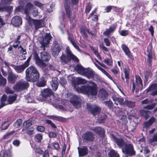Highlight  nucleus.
Masks as SVG:
<instances>
[{
  "label": "nucleus",
  "mask_w": 157,
  "mask_h": 157,
  "mask_svg": "<svg viewBox=\"0 0 157 157\" xmlns=\"http://www.w3.org/2000/svg\"><path fill=\"white\" fill-rule=\"evenodd\" d=\"M74 88L78 92L86 94L88 96H96L98 93L96 85L94 84L91 86L87 85L80 86L76 85L74 86Z\"/></svg>",
  "instance_id": "1"
},
{
  "label": "nucleus",
  "mask_w": 157,
  "mask_h": 157,
  "mask_svg": "<svg viewBox=\"0 0 157 157\" xmlns=\"http://www.w3.org/2000/svg\"><path fill=\"white\" fill-rule=\"evenodd\" d=\"M34 6L30 2L27 3L25 8L24 9L25 13L27 15L26 19L30 24L33 23L35 26V29L36 30L42 27L41 21L40 20H35L32 19L29 16L30 14L31 9H34Z\"/></svg>",
  "instance_id": "2"
},
{
  "label": "nucleus",
  "mask_w": 157,
  "mask_h": 157,
  "mask_svg": "<svg viewBox=\"0 0 157 157\" xmlns=\"http://www.w3.org/2000/svg\"><path fill=\"white\" fill-rule=\"evenodd\" d=\"M25 79L28 81L35 82L38 80L40 74L37 69L34 66H30L25 71Z\"/></svg>",
  "instance_id": "3"
},
{
  "label": "nucleus",
  "mask_w": 157,
  "mask_h": 157,
  "mask_svg": "<svg viewBox=\"0 0 157 157\" xmlns=\"http://www.w3.org/2000/svg\"><path fill=\"white\" fill-rule=\"evenodd\" d=\"M66 52L67 57L64 55H62L60 58V61L63 64L67 63L71 59L77 62L78 61V59L72 53L69 47H67Z\"/></svg>",
  "instance_id": "4"
},
{
  "label": "nucleus",
  "mask_w": 157,
  "mask_h": 157,
  "mask_svg": "<svg viewBox=\"0 0 157 157\" xmlns=\"http://www.w3.org/2000/svg\"><path fill=\"white\" fill-rule=\"evenodd\" d=\"M29 86L28 82L24 80H21L17 82L13 88L16 91H21L27 89Z\"/></svg>",
  "instance_id": "5"
},
{
  "label": "nucleus",
  "mask_w": 157,
  "mask_h": 157,
  "mask_svg": "<svg viewBox=\"0 0 157 157\" xmlns=\"http://www.w3.org/2000/svg\"><path fill=\"white\" fill-rule=\"evenodd\" d=\"M122 152L124 154L128 155L130 156L134 155L136 154L133 147L131 144H125L124 147L122 149Z\"/></svg>",
  "instance_id": "6"
},
{
  "label": "nucleus",
  "mask_w": 157,
  "mask_h": 157,
  "mask_svg": "<svg viewBox=\"0 0 157 157\" xmlns=\"http://www.w3.org/2000/svg\"><path fill=\"white\" fill-rule=\"evenodd\" d=\"M136 84L134 82L132 81V91L134 92L136 88V91L137 92L139 90H141L143 87L142 80L141 78L138 76H136Z\"/></svg>",
  "instance_id": "7"
},
{
  "label": "nucleus",
  "mask_w": 157,
  "mask_h": 157,
  "mask_svg": "<svg viewBox=\"0 0 157 157\" xmlns=\"http://www.w3.org/2000/svg\"><path fill=\"white\" fill-rule=\"evenodd\" d=\"M87 109L90 111L91 113L94 115H95L100 113L101 109L96 105H91L89 103L87 104Z\"/></svg>",
  "instance_id": "8"
},
{
  "label": "nucleus",
  "mask_w": 157,
  "mask_h": 157,
  "mask_svg": "<svg viewBox=\"0 0 157 157\" xmlns=\"http://www.w3.org/2000/svg\"><path fill=\"white\" fill-rule=\"evenodd\" d=\"M70 102L76 108H78L81 105L82 100L80 97L73 95L70 100Z\"/></svg>",
  "instance_id": "9"
},
{
  "label": "nucleus",
  "mask_w": 157,
  "mask_h": 157,
  "mask_svg": "<svg viewBox=\"0 0 157 157\" xmlns=\"http://www.w3.org/2000/svg\"><path fill=\"white\" fill-rule=\"evenodd\" d=\"M52 37L50 33H46L45 38L42 41L40 42L41 44V48H43V50H44L45 47H48L50 40H51Z\"/></svg>",
  "instance_id": "10"
},
{
  "label": "nucleus",
  "mask_w": 157,
  "mask_h": 157,
  "mask_svg": "<svg viewBox=\"0 0 157 157\" xmlns=\"http://www.w3.org/2000/svg\"><path fill=\"white\" fill-rule=\"evenodd\" d=\"M33 59L37 65L43 67L46 66V64L40 59L38 56V54L36 52H35L33 53Z\"/></svg>",
  "instance_id": "11"
},
{
  "label": "nucleus",
  "mask_w": 157,
  "mask_h": 157,
  "mask_svg": "<svg viewBox=\"0 0 157 157\" xmlns=\"http://www.w3.org/2000/svg\"><path fill=\"white\" fill-rule=\"evenodd\" d=\"M146 92L151 91L150 95L154 96L157 95V83H153L146 90Z\"/></svg>",
  "instance_id": "12"
},
{
  "label": "nucleus",
  "mask_w": 157,
  "mask_h": 157,
  "mask_svg": "<svg viewBox=\"0 0 157 157\" xmlns=\"http://www.w3.org/2000/svg\"><path fill=\"white\" fill-rule=\"evenodd\" d=\"M111 138L112 140L117 144V145L120 148L124 147L125 144L123 140L121 138H117L115 137L113 135L111 134Z\"/></svg>",
  "instance_id": "13"
},
{
  "label": "nucleus",
  "mask_w": 157,
  "mask_h": 157,
  "mask_svg": "<svg viewBox=\"0 0 157 157\" xmlns=\"http://www.w3.org/2000/svg\"><path fill=\"white\" fill-rule=\"evenodd\" d=\"M21 17L19 16H15L13 17L11 20V23L14 26H18L22 23Z\"/></svg>",
  "instance_id": "14"
},
{
  "label": "nucleus",
  "mask_w": 157,
  "mask_h": 157,
  "mask_svg": "<svg viewBox=\"0 0 157 157\" xmlns=\"http://www.w3.org/2000/svg\"><path fill=\"white\" fill-rule=\"evenodd\" d=\"M10 66L13 67L16 72L18 73H21L27 67L23 64L20 65H16L11 64Z\"/></svg>",
  "instance_id": "15"
},
{
  "label": "nucleus",
  "mask_w": 157,
  "mask_h": 157,
  "mask_svg": "<svg viewBox=\"0 0 157 157\" xmlns=\"http://www.w3.org/2000/svg\"><path fill=\"white\" fill-rule=\"evenodd\" d=\"M147 62L148 65L150 66L151 61L152 57V46L151 45H149L147 48Z\"/></svg>",
  "instance_id": "16"
},
{
  "label": "nucleus",
  "mask_w": 157,
  "mask_h": 157,
  "mask_svg": "<svg viewBox=\"0 0 157 157\" xmlns=\"http://www.w3.org/2000/svg\"><path fill=\"white\" fill-rule=\"evenodd\" d=\"M18 77V75H16L14 73L10 72L9 73L8 76V80L9 82L13 83L15 82Z\"/></svg>",
  "instance_id": "17"
},
{
  "label": "nucleus",
  "mask_w": 157,
  "mask_h": 157,
  "mask_svg": "<svg viewBox=\"0 0 157 157\" xmlns=\"http://www.w3.org/2000/svg\"><path fill=\"white\" fill-rule=\"evenodd\" d=\"M52 54L54 57L57 56L60 51L59 45L56 44L52 48Z\"/></svg>",
  "instance_id": "18"
},
{
  "label": "nucleus",
  "mask_w": 157,
  "mask_h": 157,
  "mask_svg": "<svg viewBox=\"0 0 157 157\" xmlns=\"http://www.w3.org/2000/svg\"><path fill=\"white\" fill-rule=\"evenodd\" d=\"M79 155L80 156H84L88 153V149L85 147H79L78 148Z\"/></svg>",
  "instance_id": "19"
},
{
  "label": "nucleus",
  "mask_w": 157,
  "mask_h": 157,
  "mask_svg": "<svg viewBox=\"0 0 157 157\" xmlns=\"http://www.w3.org/2000/svg\"><path fill=\"white\" fill-rule=\"evenodd\" d=\"M42 61H48L51 58L49 54L44 51L40 53Z\"/></svg>",
  "instance_id": "20"
},
{
  "label": "nucleus",
  "mask_w": 157,
  "mask_h": 157,
  "mask_svg": "<svg viewBox=\"0 0 157 157\" xmlns=\"http://www.w3.org/2000/svg\"><path fill=\"white\" fill-rule=\"evenodd\" d=\"M53 94L52 90L49 88L44 89L41 93L42 96L46 98Z\"/></svg>",
  "instance_id": "21"
},
{
  "label": "nucleus",
  "mask_w": 157,
  "mask_h": 157,
  "mask_svg": "<svg viewBox=\"0 0 157 157\" xmlns=\"http://www.w3.org/2000/svg\"><path fill=\"white\" fill-rule=\"evenodd\" d=\"M51 85L53 90L56 91L57 90L59 86L57 79L56 78H53L51 83Z\"/></svg>",
  "instance_id": "22"
},
{
  "label": "nucleus",
  "mask_w": 157,
  "mask_h": 157,
  "mask_svg": "<svg viewBox=\"0 0 157 157\" xmlns=\"http://www.w3.org/2000/svg\"><path fill=\"white\" fill-rule=\"evenodd\" d=\"M99 96L103 99H106L108 97V94L105 90L103 89L99 90Z\"/></svg>",
  "instance_id": "23"
},
{
  "label": "nucleus",
  "mask_w": 157,
  "mask_h": 157,
  "mask_svg": "<svg viewBox=\"0 0 157 157\" xmlns=\"http://www.w3.org/2000/svg\"><path fill=\"white\" fill-rule=\"evenodd\" d=\"M86 68H84L81 65L77 64L75 67V69L79 74L83 75Z\"/></svg>",
  "instance_id": "24"
},
{
  "label": "nucleus",
  "mask_w": 157,
  "mask_h": 157,
  "mask_svg": "<svg viewBox=\"0 0 157 157\" xmlns=\"http://www.w3.org/2000/svg\"><path fill=\"white\" fill-rule=\"evenodd\" d=\"M84 139L88 141H92L94 139L93 134L90 132H86L83 136Z\"/></svg>",
  "instance_id": "25"
},
{
  "label": "nucleus",
  "mask_w": 157,
  "mask_h": 157,
  "mask_svg": "<svg viewBox=\"0 0 157 157\" xmlns=\"http://www.w3.org/2000/svg\"><path fill=\"white\" fill-rule=\"evenodd\" d=\"M0 157H12L10 151L7 150L5 151H1L0 153Z\"/></svg>",
  "instance_id": "26"
},
{
  "label": "nucleus",
  "mask_w": 157,
  "mask_h": 157,
  "mask_svg": "<svg viewBox=\"0 0 157 157\" xmlns=\"http://www.w3.org/2000/svg\"><path fill=\"white\" fill-rule=\"evenodd\" d=\"M113 101H115V103L116 104V102H118L121 105H124V99L121 97H116L113 96L112 97Z\"/></svg>",
  "instance_id": "27"
},
{
  "label": "nucleus",
  "mask_w": 157,
  "mask_h": 157,
  "mask_svg": "<svg viewBox=\"0 0 157 157\" xmlns=\"http://www.w3.org/2000/svg\"><path fill=\"white\" fill-rule=\"evenodd\" d=\"M83 75H86L88 78H90L94 77V74L92 71L86 69Z\"/></svg>",
  "instance_id": "28"
},
{
  "label": "nucleus",
  "mask_w": 157,
  "mask_h": 157,
  "mask_svg": "<svg viewBox=\"0 0 157 157\" xmlns=\"http://www.w3.org/2000/svg\"><path fill=\"white\" fill-rule=\"evenodd\" d=\"M140 114L143 116H144L146 120H147L150 117L151 114L150 111L147 110H145L144 109H142L140 110Z\"/></svg>",
  "instance_id": "29"
},
{
  "label": "nucleus",
  "mask_w": 157,
  "mask_h": 157,
  "mask_svg": "<svg viewBox=\"0 0 157 157\" xmlns=\"http://www.w3.org/2000/svg\"><path fill=\"white\" fill-rule=\"evenodd\" d=\"M121 48L123 50L126 55L129 58L131 57V53L128 47L124 44L121 45Z\"/></svg>",
  "instance_id": "30"
},
{
  "label": "nucleus",
  "mask_w": 157,
  "mask_h": 157,
  "mask_svg": "<svg viewBox=\"0 0 157 157\" xmlns=\"http://www.w3.org/2000/svg\"><path fill=\"white\" fill-rule=\"evenodd\" d=\"M116 29L115 26H111L108 29H107L103 33V34L105 36H107L109 35L111 33H113Z\"/></svg>",
  "instance_id": "31"
},
{
  "label": "nucleus",
  "mask_w": 157,
  "mask_h": 157,
  "mask_svg": "<svg viewBox=\"0 0 157 157\" xmlns=\"http://www.w3.org/2000/svg\"><path fill=\"white\" fill-rule=\"evenodd\" d=\"M93 130L96 133L102 136H103L104 133V129L100 127H97L93 129Z\"/></svg>",
  "instance_id": "32"
},
{
  "label": "nucleus",
  "mask_w": 157,
  "mask_h": 157,
  "mask_svg": "<svg viewBox=\"0 0 157 157\" xmlns=\"http://www.w3.org/2000/svg\"><path fill=\"white\" fill-rule=\"evenodd\" d=\"M13 7L12 6H6L3 7L2 6H0V11H7L10 12L13 10Z\"/></svg>",
  "instance_id": "33"
},
{
  "label": "nucleus",
  "mask_w": 157,
  "mask_h": 157,
  "mask_svg": "<svg viewBox=\"0 0 157 157\" xmlns=\"http://www.w3.org/2000/svg\"><path fill=\"white\" fill-rule=\"evenodd\" d=\"M68 0H64L65 7L67 14L68 17H70L71 15V9L70 7L68 6L67 2Z\"/></svg>",
  "instance_id": "34"
},
{
  "label": "nucleus",
  "mask_w": 157,
  "mask_h": 157,
  "mask_svg": "<svg viewBox=\"0 0 157 157\" xmlns=\"http://www.w3.org/2000/svg\"><path fill=\"white\" fill-rule=\"evenodd\" d=\"M75 81L78 85L84 84L86 83V81L82 78L78 77L76 78Z\"/></svg>",
  "instance_id": "35"
},
{
  "label": "nucleus",
  "mask_w": 157,
  "mask_h": 157,
  "mask_svg": "<svg viewBox=\"0 0 157 157\" xmlns=\"http://www.w3.org/2000/svg\"><path fill=\"white\" fill-rule=\"evenodd\" d=\"M17 98V95L14 94L13 95L10 96L8 99V102L9 104H11Z\"/></svg>",
  "instance_id": "36"
},
{
  "label": "nucleus",
  "mask_w": 157,
  "mask_h": 157,
  "mask_svg": "<svg viewBox=\"0 0 157 157\" xmlns=\"http://www.w3.org/2000/svg\"><path fill=\"white\" fill-rule=\"evenodd\" d=\"M6 96L5 95H3L1 100V104L0 105V109L1 108L6 105L5 102L6 101Z\"/></svg>",
  "instance_id": "37"
},
{
  "label": "nucleus",
  "mask_w": 157,
  "mask_h": 157,
  "mask_svg": "<svg viewBox=\"0 0 157 157\" xmlns=\"http://www.w3.org/2000/svg\"><path fill=\"white\" fill-rule=\"evenodd\" d=\"M6 83V79L3 78L1 75H0V85L4 86Z\"/></svg>",
  "instance_id": "38"
},
{
  "label": "nucleus",
  "mask_w": 157,
  "mask_h": 157,
  "mask_svg": "<svg viewBox=\"0 0 157 157\" xmlns=\"http://www.w3.org/2000/svg\"><path fill=\"white\" fill-rule=\"evenodd\" d=\"M43 138L42 135L40 134H37L34 137L35 140L37 142H41Z\"/></svg>",
  "instance_id": "39"
},
{
  "label": "nucleus",
  "mask_w": 157,
  "mask_h": 157,
  "mask_svg": "<svg viewBox=\"0 0 157 157\" xmlns=\"http://www.w3.org/2000/svg\"><path fill=\"white\" fill-rule=\"evenodd\" d=\"M109 155V157H120L118 154L114 151H111Z\"/></svg>",
  "instance_id": "40"
},
{
  "label": "nucleus",
  "mask_w": 157,
  "mask_h": 157,
  "mask_svg": "<svg viewBox=\"0 0 157 157\" xmlns=\"http://www.w3.org/2000/svg\"><path fill=\"white\" fill-rule=\"evenodd\" d=\"M13 0H1V2L2 4L0 6H2L3 7L6 6H3V5L6 4H10Z\"/></svg>",
  "instance_id": "41"
},
{
  "label": "nucleus",
  "mask_w": 157,
  "mask_h": 157,
  "mask_svg": "<svg viewBox=\"0 0 157 157\" xmlns=\"http://www.w3.org/2000/svg\"><path fill=\"white\" fill-rule=\"evenodd\" d=\"M124 105H126L129 107H132L135 106V104L134 102L125 101H124Z\"/></svg>",
  "instance_id": "42"
},
{
  "label": "nucleus",
  "mask_w": 157,
  "mask_h": 157,
  "mask_svg": "<svg viewBox=\"0 0 157 157\" xmlns=\"http://www.w3.org/2000/svg\"><path fill=\"white\" fill-rule=\"evenodd\" d=\"M124 71L125 74V78L126 79V82L128 84L129 83V81L128 80L129 71L127 68H124Z\"/></svg>",
  "instance_id": "43"
},
{
  "label": "nucleus",
  "mask_w": 157,
  "mask_h": 157,
  "mask_svg": "<svg viewBox=\"0 0 157 157\" xmlns=\"http://www.w3.org/2000/svg\"><path fill=\"white\" fill-rule=\"evenodd\" d=\"M22 123V121L21 119H18L14 123L13 125L15 128H17L21 125Z\"/></svg>",
  "instance_id": "44"
},
{
  "label": "nucleus",
  "mask_w": 157,
  "mask_h": 157,
  "mask_svg": "<svg viewBox=\"0 0 157 157\" xmlns=\"http://www.w3.org/2000/svg\"><path fill=\"white\" fill-rule=\"evenodd\" d=\"M154 142H157V133L154 134L153 137L149 140V142L151 144Z\"/></svg>",
  "instance_id": "45"
},
{
  "label": "nucleus",
  "mask_w": 157,
  "mask_h": 157,
  "mask_svg": "<svg viewBox=\"0 0 157 157\" xmlns=\"http://www.w3.org/2000/svg\"><path fill=\"white\" fill-rule=\"evenodd\" d=\"M33 122L31 120H28L24 123L23 125L25 127L28 128L32 124Z\"/></svg>",
  "instance_id": "46"
},
{
  "label": "nucleus",
  "mask_w": 157,
  "mask_h": 157,
  "mask_svg": "<svg viewBox=\"0 0 157 157\" xmlns=\"http://www.w3.org/2000/svg\"><path fill=\"white\" fill-rule=\"evenodd\" d=\"M45 85V82L44 78L41 79V80L40 81L37 83V85L39 87H43Z\"/></svg>",
  "instance_id": "47"
},
{
  "label": "nucleus",
  "mask_w": 157,
  "mask_h": 157,
  "mask_svg": "<svg viewBox=\"0 0 157 157\" xmlns=\"http://www.w3.org/2000/svg\"><path fill=\"white\" fill-rule=\"evenodd\" d=\"M34 130L33 128H31L27 130L26 133L29 135L30 136L35 133Z\"/></svg>",
  "instance_id": "48"
},
{
  "label": "nucleus",
  "mask_w": 157,
  "mask_h": 157,
  "mask_svg": "<svg viewBox=\"0 0 157 157\" xmlns=\"http://www.w3.org/2000/svg\"><path fill=\"white\" fill-rule=\"evenodd\" d=\"M104 62L106 64L109 66H111L113 64L112 60L108 58L105 59Z\"/></svg>",
  "instance_id": "49"
},
{
  "label": "nucleus",
  "mask_w": 157,
  "mask_h": 157,
  "mask_svg": "<svg viewBox=\"0 0 157 157\" xmlns=\"http://www.w3.org/2000/svg\"><path fill=\"white\" fill-rule=\"evenodd\" d=\"M152 101L149 100L147 98L144 100L142 101L141 102V103L142 104H150L152 102Z\"/></svg>",
  "instance_id": "50"
},
{
  "label": "nucleus",
  "mask_w": 157,
  "mask_h": 157,
  "mask_svg": "<svg viewBox=\"0 0 157 157\" xmlns=\"http://www.w3.org/2000/svg\"><path fill=\"white\" fill-rule=\"evenodd\" d=\"M155 103H153L151 105H148L144 107V108L149 110H151L153 109L155 106Z\"/></svg>",
  "instance_id": "51"
},
{
  "label": "nucleus",
  "mask_w": 157,
  "mask_h": 157,
  "mask_svg": "<svg viewBox=\"0 0 157 157\" xmlns=\"http://www.w3.org/2000/svg\"><path fill=\"white\" fill-rule=\"evenodd\" d=\"M5 90L6 93L8 94H12L14 92L13 90H11L8 86H6L5 87Z\"/></svg>",
  "instance_id": "52"
},
{
  "label": "nucleus",
  "mask_w": 157,
  "mask_h": 157,
  "mask_svg": "<svg viewBox=\"0 0 157 157\" xmlns=\"http://www.w3.org/2000/svg\"><path fill=\"white\" fill-rule=\"evenodd\" d=\"M91 49L92 50L94 53L95 54V55L98 57L99 59L101 60V58L99 55L98 51L95 50L93 48H92Z\"/></svg>",
  "instance_id": "53"
},
{
  "label": "nucleus",
  "mask_w": 157,
  "mask_h": 157,
  "mask_svg": "<svg viewBox=\"0 0 157 157\" xmlns=\"http://www.w3.org/2000/svg\"><path fill=\"white\" fill-rule=\"evenodd\" d=\"M105 104L107 107L110 108L113 105V103L112 101H107L104 102Z\"/></svg>",
  "instance_id": "54"
},
{
  "label": "nucleus",
  "mask_w": 157,
  "mask_h": 157,
  "mask_svg": "<svg viewBox=\"0 0 157 157\" xmlns=\"http://www.w3.org/2000/svg\"><path fill=\"white\" fill-rule=\"evenodd\" d=\"M50 117L51 119L57 121H60L61 119L60 117L57 116H51Z\"/></svg>",
  "instance_id": "55"
},
{
  "label": "nucleus",
  "mask_w": 157,
  "mask_h": 157,
  "mask_svg": "<svg viewBox=\"0 0 157 157\" xmlns=\"http://www.w3.org/2000/svg\"><path fill=\"white\" fill-rule=\"evenodd\" d=\"M33 3L35 5L40 8H41L43 5V4H42L41 3L37 1H34Z\"/></svg>",
  "instance_id": "56"
},
{
  "label": "nucleus",
  "mask_w": 157,
  "mask_h": 157,
  "mask_svg": "<svg viewBox=\"0 0 157 157\" xmlns=\"http://www.w3.org/2000/svg\"><path fill=\"white\" fill-rule=\"evenodd\" d=\"M101 72L105 75L108 78L111 80L112 79V78L104 69H103Z\"/></svg>",
  "instance_id": "57"
},
{
  "label": "nucleus",
  "mask_w": 157,
  "mask_h": 157,
  "mask_svg": "<svg viewBox=\"0 0 157 157\" xmlns=\"http://www.w3.org/2000/svg\"><path fill=\"white\" fill-rule=\"evenodd\" d=\"M13 144L16 147H18L20 144V141L17 140H16L13 141Z\"/></svg>",
  "instance_id": "58"
},
{
  "label": "nucleus",
  "mask_w": 157,
  "mask_h": 157,
  "mask_svg": "<svg viewBox=\"0 0 157 157\" xmlns=\"http://www.w3.org/2000/svg\"><path fill=\"white\" fill-rule=\"evenodd\" d=\"M46 122L47 123H48V124L51 125V126L52 127L55 128H56L55 125L53 122H52L50 120H47L46 121Z\"/></svg>",
  "instance_id": "59"
},
{
  "label": "nucleus",
  "mask_w": 157,
  "mask_h": 157,
  "mask_svg": "<svg viewBox=\"0 0 157 157\" xmlns=\"http://www.w3.org/2000/svg\"><path fill=\"white\" fill-rule=\"evenodd\" d=\"M91 5L90 4H89L87 5L86 6V10L85 12L86 13H89L91 9Z\"/></svg>",
  "instance_id": "60"
},
{
  "label": "nucleus",
  "mask_w": 157,
  "mask_h": 157,
  "mask_svg": "<svg viewBox=\"0 0 157 157\" xmlns=\"http://www.w3.org/2000/svg\"><path fill=\"white\" fill-rule=\"evenodd\" d=\"M151 125V124L148 121L145 122L144 124V127H145L146 128L149 127Z\"/></svg>",
  "instance_id": "61"
},
{
  "label": "nucleus",
  "mask_w": 157,
  "mask_h": 157,
  "mask_svg": "<svg viewBox=\"0 0 157 157\" xmlns=\"http://www.w3.org/2000/svg\"><path fill=\"white\" fill-rule=\"evenodd\" d=\"M52 144L54 147H55L56 149L58 150L59 149V145L57 142H54Z\"/></svg>",
  "instance_id": "62"
},
{
  "label": "nucleus",
  "mask_w": 157,
  "mask_h": 157,
  "mask_svg": "<svg viewBox=\"0 0 157 157\" xmlns=\"http://www.w3.org/2000/svg\"><path fill=\"white\" fill-rule=\"evenodd\" d=\"M120 34L122 36H126L128 34V32L127 30H122L120 33Z\"/></svg>",
  "instance_id": "63"
},
{
  "label": "nucleus",
  "mask_w": 157,
  "mask_h": 157,
  "mask_svg": "<svg viewBox=\"0 0 157 157\" xmlns=\"http://www.w3.org/2000/svg\"><path fill=\"white\" fill-rule=\"evenodd\" d=\"M99 46L100 48L102 49L105 52H108V50L107 48L105 47L103 44H101L99 45Z\"/></svg>",
  "instance_id": "64"
}]
</instances>
